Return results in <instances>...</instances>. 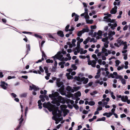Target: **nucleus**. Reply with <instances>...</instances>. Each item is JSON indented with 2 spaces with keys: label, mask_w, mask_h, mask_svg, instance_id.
Here are the masks:
<instances>
[{
  "label": "nucleus",
  "mask_w": 130,
  "mask_h": 130,
  "mask_svg": "<svg viewBox=\"0 0 130 130\" xmlns=\"http://www.w3.org/2000/svg\"><path fill=\"white\" fill-rule=\"evenodd\" d=\"M59 94L57 92H54L53 91H52V94L49 95V97L51 98L52 100L51 103L56 104L58 106L60 105V103H62V100H63L62 97L60 96H59Z\"/></svg>",
  "instance_id": "obj_1"
},
{
  "label": "nucleus",
  "mask_w": 130,
  "mask_h": 130,
  "mask_svg": "<svg viewBox=\"0 0 130 130\" xmlns=\"http://www.w3.org/2000/svg\"><path fill=\"white\" fill-rule=\"evenodd\" d=\"M43 107L47 108L50 111H53L55 110V106L52 104L50 102H44L43 104Z\"/></svg>",
  "instance_id": "obj_2"
},
{
  "label": "nucleus",
  "mask_w": 130,
  "mask_h": 130,
  "mask_svg": "<svg viewBox=\"0 0 130 130\" xmlns=\"http://www.w3.org/2000/svg\"><path fill=\"white\" fill-rule=\"evenodd\" d=\"M74 79L79 82V83L78 84H81L82 82H83V83L84 84H86L88 82L89 80L87 78H86L84 77L80 78L79 76H75Z\"/></svg>",
  "instance_id": "obj_3"
},
{
  "label": "nucleus",
  "mask_w": 130,
  "mask_h": 130,
  "mask_svg": "<svg viewBox=\"0 0 130 130\" xmlns=\"http://www.w3.org/2000/svg\"><path fill=\"white\" fill-rule=\"evenodd\" d=\"M82 59H85L86 57H80ZM88 58V64L89 65H91L93 67H95L96 66V61L98 60V57H93L95 60H90V57H87Z\"/></svg>",
  "instance_id": "obj_4"
},
{
  "label": "nucleus",
  "mask_w": 130,
  "mask_h": 130,
  "mask_svg": "<svg viewBox=\"0 0 130 130\" xmlns=\"http://www.w3.org/2000/svg\"><path fill=\"white\" fill-rule=\"evenodd\" d=\"M121 38V37H119L118 39L117 40V43H115L114 44V45L115 46L118 47H119L122 45L127 43L126 42H123V41H122L121 39H120V38Z\"/></svg>",
  "instance_id": "obj_5"
},
{
  "label": "nucleus",
  "mask_w": 130,
  "mask_h": 130,
  "mask_svg": "<svg viewBox=\"0 0 130 130\" xmlns=\"http://www.w3.org/2000/svg\"><path fill=\"white\" fill-rule=\"evenodd\" d=\"M66 53L65 51L63 52V53L60 51L58 52L57 53L55 56L52 57H63V54H64Z\"/></svg>",
  "instance_id": "obj_6"
},
{
  "label": "nucleus",
  "mask_w": 130,
  "mask_h": 130,
  "mask_svg": "<svg viewBox=\"0 0 130 130\" xmlns=\"http://www.w3.org/2000/svg\"><path fill=\"white\" fill-rule=\"evenodd\" d=\"M45 101V99L44 98L41 99V100H38V106H39V108L40 109H41L42 107L41 106L42 105V103H41V101L42 102H44Z\"/></svg>",
  "instance_id": "obj_7"
},
{
  "label": "nucleus",
  "mask_w": 130,
  "mask_h": 130,
  "mask_svg": "<svg viewBox=\"0 0 130 130\" xmlns=\"http://www.w3.org/2000/svg\"><path fill=\"white\" fill-rule=\"evenodd\" d=\"M54 58H56L57 59H58L60 61H67L68 60H70L71 59V57H54Z\"/></svg>",
  "instance_id": "obj_8"
},
{
  "label": "nucleus",
  "mask_w": 130,
  "mask_h": 130,
  "mask_svg": "<svg viewBox=\"0 0 130 130\" xmlns=\"http://www.w3.org/2000/svg\"><path fill=\"white\" fill-rule=\"evenodd\" d=\"M8 84L4 82L1 81V84L0 85L1 87L4 89H6L7 88Z\"/></svg>",
  "instance_id": "obj_9"
},
{
  "label": "nucleus",
  "mask_w": 130,
  "mask_h": 130,
  "mask_svg": "<svg viewBox=\"0 0 130 130\" xmlns=\"http://www.w3.org/2000/svg\"><path fill=\"white\" fill-rule=\"evenodd\" d=\"M107 50L104 47H103L102 49V52L104 56H107L108 55V53L107 52Z\"/></svg>",
  "instance_id": "obj_10"
},
{
  "label": "nucleus",
  "mask_w": 130,
  "mask_h": 130,
  "mask_svg": "<svg viewBox=\"0 0 130 130\" xmlns=\"http://www.w3.org/2000/svg\"><path fill=\"white\" fill-rule=\"evenodd\" d=\"M117 6H115L113 8H112L110 11V13L111 14H115L117 12Z\"/></svg>",
  "instance_id": "obj_11"
},
{
  "label": "nucleus",
  "mask_w": 130,
  "mask_h": 130,
  "mask_svg": "<svg viewBox=\"0 0 130 130\" xmlns=\"http://www.w3.org/2000/svg\"><path fill=\"white\" fill-rule=\"evenodd\" d=\"M66 90L68 91H71L72 92H74V90L72 89L71 87L69 86H68L66 88Z\"/></svg>",
  "instance_id": "obj_12"
},
{
  "label": "nucleus",
  "mask_w": 130,
  "mask_h": 130,
  "mask_svg": "<svg viewBox=\"0 0 130 130\" xmlns=\"http://www.w3.org/2000/svg\"><path fill=\"white\" fill-rule=\"evenodd\" d=\"M26 48H27V50L26 51V54L25 56L24 57H25L29 51H30V46L29 44H26Z\"/></svg>",
  "instance_id": "obj_13"
},
{
  "label": "nucleus",
  "mask_w": 130,
  "mask_h": 130,
  "mask_svg": "<svg viewBox=\"0 0 130 130\" xmlns=\"http://www.w3.org/2000/svg\"><path fill=\"white\" fill-rule=\"evenodd\" d=\"M113 75H114V77L116 78L117 77H119V78H118V79H121L122 78V77L120 75H118L117 74V73L116 72H113Z\"/></svg>",
  "instance_id": "obj_14"
},
{
  "label": "nucleus",
  "mask_w": 130,
  "mask_h": 130,
  "mask_svg": "<svg viewBox=\"0 0 130 130\" xmlns=\"http://www.w3.org/2000/svg\"><path fill=\"white\" fill-rule=\"evenodd\" d=\"M57 34L59 36L62 37H63L64 36L63 32L61 30L58 31L57 32Z\"/></svg>",
  "instance_id": "obj_15"
},
{
  "label": "nucleus",
  "mask_w": 130,
  "mask_h": 130,
  "mask_svg": "<svg viewBox=\"0 0 130 130\" xmlns=\"http://www.w3.org/2000/svg\"><path fill=\"white\" fill-rule=\"evenodd\" d=\"M112 115V114L111 112L109 113L105 112L103 114V116H106L108 118L110 117Z\"/></svg>",
  "instance_id": "obj_16"
},
{
  "label": "nucleus",
  "mask_w": 130,
  "mask_h": 130,
  "mask_svg": "<svg viewBox=\"0 0 130 130\" xmlns=\"http://www.w3.org/2000/svg\"><path fill=\"white\" fill-rule=\"evenodd\" d=\"M70 73H66V75L67 77V78L69 79H73V76L70 75Z\"/></svg>",
  "instance_id": "obj_17"
},
{
  "label": "nucleus",
  "mask_w": 130,
  "mask_h": 130,
  "mask_svg": "<svg viewBox=\"0 0 130 130\" xmlns=\"http://www.w3.org/2000/svg\"><path fill=\"white\" fill-rule=\"evenodd\" d=\"M81 95V93L79 91H78L76 93L74 94V96L76 97H77L78 96H80Z\"/></svg>",
  "instance_id": "obj_18"
},
{
  "label": "nucleus",
  "mask_w": 130,
  "mask_h": 130,
  "mask_svg": "<svg viewBox=\"0 0 130 130\" xmlns=\"http://www.w3.org/2000/svg\"><path fill=\"white\" fill-rule=\"evenodd\" d=\"M83 33H84L85 32H88L89 31V29L88 27L86 28H83L82 30Z\"/></svg>",
  "instance_id": "obj_19"
},
{
  "label": "nucleus",
  "mask_w": 130,
  "mask_h": 130,
  "mask_svg": "<svg viewBox=\"0 0 130 130\" xmlns=\"http://www.w3.org/2000/svg\"><path fill=\"white\" fill-rule=\"evenodd\" d=\"M106 118L105 117H103L102 118H99L97 119L96 121H104L105 120Z\"/></svg>",
  "instance_id": "obj_20"
},
{
  "label": "nucleus",
  "mask_w": 130,
  "mask_h": 130,
  "mask_svg": "<svg viewBox=\"0 0 130 130\" xmlns=\"http://www.w3.org/2000/svg\"><path fill=\"white\" fill-rule=\"evenodd\" d=\"M20 122L19 124L21 125L23 121V115H21L20 119H19Z\"/></svg>",
  "instance_id": "obj_21"
},
{
  "label": "nucleus",
  "mask_w": 130,
  "mask_h": 130,
  "mask_svg": "<svg viewBox=\"0 0 130 130\" xmlns=\"http://www.w3.org/2000/svg\"><path fill=\"white\" fill-rule=\"evenodd\" d=\"M39 46L40 48V49L41 51L42 50V47L43 46V45L44 43L45 42V41H42L41 42V45L40 46V41L39 42Z\"/></svg>",
  "instance_id": "obj_22"
},
{
  "label": "nucleus",
  "mask_w": 130,
  "mask_h": 130,
  "mask_svg": "<svg viewBox=\"0 0 130 130\" xmlns=\"http://www.w3.org/2000/svg\"><path fill=\"white\" fill-rule=\"evenodd\" d=\"M117 26V24L116 23H115L114 24H112V26L111 27V28L112 30H114L116 27Z\"/></svg>",
  "instance_id": "obj_23"
},
{
  "label": "nucleus",
  "mask_w": 130,
  "mask_h": 130,
  "mask_svg": "<svg viewBox=\"0 0 130 130\" xmlns=\"http://www.w3.org/2000/svg\"><path fill=\"white\" fill-rule=\"evenodd\" d=\"M110 77H111V78H115L116 79H118V78H119V77H116V78L115 77H114V75H113V74H112V73L110 74L108 76V77L109 78H110Z\"/></svg>",
  "instance_id": "obj_24"
},
{
  "label": "nucleus",
  "mask_w": 130,
  "mask_h": 130,
  "mask_svg": "<svg viewBox=\"0 0 130 130\" xmlns=\"http://www.w3.org/2000/svg\"><path fill=\"white\" fill-rule=\"evenodd\" d=\"M27 93H23L21 94L20 95V97H21V98L25 97L27 96Z\"/></svg>",
  "instance_id": "obj_25"
},
{
  "label": "nucleus",
  "mask_w": 130,
  "mask_h": 130,
  "mask_svg": "<svg viewBox=\"0 0 130 130\" xmlns=\"http://www.w3.org/2000/svg\"><path fill=\"white\" fill-rule=\"evenodd\" d=\"M108 37H106L105 38H103L102 39V41L104 42H106L108 41Z\"/></svg>",
  "instance_id": "obj_26"
},
{
  "label": "nucleus",
  "mask_w": 130,
  "mask_h": 130,
  "mask_svg": "<svg viewBox=\"0 0 130 130\" xmlns=\"http://www.w3.org/2000/svg\"><path fill=\"white\" fill-rule=\"evenodd\" d=\"M115 21V20L113 19L111 20V19L110 18H108V20H107V21L108 22H110V23H112L114 22Z\"/></svg>",
  "instance_id": "obj_27"
},
{
  "label": "nucleus",
  "mask_w": 130,
  "mask_h": 130,
  "mask_svg": "<svg viewBox=\"0 0 130 130\" xmlns=\"http://www.w3.org/2000/svg\"><path fill=\"white\" fill-rule=\"evenodd\" d=\"M83 33L82 30H80L78 32L77 35L78 36L80 37L82 36V34Z\"/></svg>",
  "instance_id": "obj_28"
},
{
  "label": "nucleus",
  "mask_w": 130,
  "mask_h": 130,
  "mask_svg": "<svg viewBox=\"0 0 130 130\" xmlns=\"http://www.w3.org/2000/svg\"><path fill=\"white\" fill-rule=\"evenodd\" d=\"M95 104V102L94 101H90L89 102L88 104L90 106H93Z\"/></svg>",
  "instance_id": "obj_29"
},
{
  "label": "nucleus",
  "mask_w": 130,
  "mask_h": 130,
  "mask_svg": "<svg viewBox=\"0 0 130 130\" xmlns=\"http://www.w3.org/2000/svg\"><path fill=\"white\" fill-rule=\"evenodd\" d=\"M97 54V56L98 57L100 56H101L102 57H105V56H104V55H103L102 52H99Z\"/></svg>",
  "instance_id": "obj_30"
},
{
  "label": "nucleus",
  "mask_w": 130,
  "mask_h": 130,
  "mask_svg": "<svg viewBox=\"0 0 130 130\" xmlns=\"http://www.w3.org/2000/svg\"><path fill=\"white\" fill-rule=\"evenodd\" d=\"M32 86L33 87V89L34 91H37V90H39V89L37 88L35 85H32Z\"/></svg>",
  "instance_id": "obj_31"
},
{
  "label": "nucleus",
  "mask_w": 130,
  "mask_h": 130,
  "mask_svg": "<svg viewBox=\"0 0 130 130\" xmlns=\"http://www.w3.org/2000/svg\"><path fill=\"white\" fill-rule=\"evenodd\" d=\"M108 39H109L110 41H111L113 39V38L112 37L113 35H111L110 34H108Z\"/></svg>",
  "instance_id": "obj_32"
},
{
  "label": "nucleus",
  "mask_w": 130,
  "mask_h": 130,
  "mask_svg": "<svg viewBox=\"0 0 130 130\" xmlns=\"http://www.w3.org/2000/svg\"><path fill=\"white\" fill-rule=\"evenodd\" d=\"M121 82L123 85H125L126 84V80L124 78H122L121 79Z\"/></svg>",
  "instance_id": "obj_33"
},
{
  "label": "nucleus",
  "mask_w": 130,
  "mask_h": 130,
  "mask_svg": "<svg viewBox=\"0 0 130 130\" xmlns=\"http://www.w3.org/2000/svg\"><path fill=\"white\" fill-rule=\"evenodd\" d=\"M71 67L74 70H75L77 68V67L74 64H73L72 65Z\"/></svg>",
  "instance_id": "obj_34"
},
{
  "label": "nucleus",
  "mask_w": 130,
  "mask_h": 130,
  "mask_svg": "<svg viewBox=\"0 0 130 130\" xmlns=\"http://www.w3.org/2000/svg\"><path fill=\"white\" fill-rule=\"evenodd\" d=\"M46 62L47 63H52L53 62V61L52 60H50V59H48L46 60Z\"/></svg>",
  "instance_id": "obj_35"
},
{
  "label": "nucleus",
  "mask_w": 130,
  "mask_h": 130,
  "mask_svg": "<svg viewBox=\"0 0 130 130\" xmlns=\"http://www.w3.org/2000/svg\"><path fill=\"white\" fill-rule=\"evenodd\" d=\"M109 43V41H107L105 42V43H104V47L107 48L108 47V44Z\"/></svg>",
  "instance_id": "obj_36"
},
{
  "label": "nucleus",
  "mask_w": 130,
  "mask_h": 130,
  "mask_svg": "<svg viewBox=\"0 0 130 130\" xmlns=\"http://www.w3.org/2000/svg\"><path fill=\"white\" fill-rule=\"evenodd\" d=\"M67 44L69 45V47L70 48H72L73 45H72V43H71L70 42H68L67 43Z\"/></svg>",
  "instance_id": "obj_37"
},
{
  "label": "nucleus",
  "mask_w": 130,
  "mask_h": 130,
  "mask_svg": "<svg viewBox=\"0 0 130 130\" xmlns=\"http://www.w3.org/2000/svg\"><path fill=\"white\" fill-rule=\"evenodd\" d=\"M90 42H93L94 43H95L96 42L97 40H95L94 38H91L90 41Z\"/></svg>",
  "instance_id": "obj_38"
},
{
  "label": "nucleus",
  "mask_w": 130,
  "mask_h": 130,
  "mask_svg": "<svg viewBox=\"0 0 130 130\" xmlns=\"http://www.w3.org/2000/svg\"><path fill=\"white\" fill-rule=\"evenodd\" d=\"M34 36L35 37L37 38H39L41 39H42V37L41 36L37 34H35L34 35Z\"/></svg>",
  "instance_id": "obj_39"
},
{
  "label": "nucleus",
  "mask_w": 130,
  "mask_h": 130,
  "mask_svg": "<svg viewBox=\"0 0 130 130\" xmlns=\"http://www.w3.org/2000/svg\"><path fill=\"white\" fill-rule=\"evenodd\" d=\"M69 25H68L66 26L65 29V31L67 32L69 31Z\"/></svg>",
  "instance_id": "obj_40"
},
{
  "label": "nucleus",
  "mask_w": 130,
  "mask_h": 130,
  "mask_svg": "<svg viewBox=\"0 0 130 130\" xmlns=\"http://www.w3.org/2000/svg\"><path fill=\"white\" fill-rule=\"evenodd\" d=\"M57 61H55V63L54 64V66H55V67H53V68L54 69H56V66H57Z\"/></svg>",
  "instance_id": "obj_41"
},
{
  "label": "nucleus",
  "mask_w": 130,
  "mask_h": 130,
  "mask_svg": "<svg viewBox=\"0 0 130 130\" xmlns=\"http://www.w3.org/2000/svg\"><path fill=\"white\" fill-rule=\"evenodd\" d=\"M78 17H79V16L78 15H75V19H74V21L75 22H76L77 21H78V20L79 19Z\"/></svg>",
  "instance_id": "obj_42"
},
{
  "label": "nucleus",
  "mask_w": 130,
  "mask_h": 130,
  "mask_svg": "<svg viewBox=\"0 0 130 130\" xmlns=\"http://www.w3.org/2000/svg\"><path fill=\"white\" fill-rule=\"evenodd\" d=\"M64 114L63 115V117H65L67 114V112H68V110L67 109H66L65 111H64Z\"/></svg>",
  "instance_id": "obj_43"
},
{
  "label": "nucleus",
  "mask_w": 130,
  "mask_h": 130,
  "mask_svg": "<svg viewBox=\"0 0 130 130\" xmlns=\"http://www.w3.org/2000/svg\"><path fill=\"white\" fill-rule=\"evenodd\" d=\"M115 31H111L110 32H109L108 33V34H110L111 35H115Z\"/></svg>",
  "instance_id": "obj_44"
},
{
  "label": "nucleus",
  "mask_w": 130,
  "mask_h": 130,
  "mask_svg": "<svg viewBox=\"0 0 130 130\" xmlns=\"http://www.w3.org/2000/svg\"><path fill=\"white\" fill-rule=\"evenodd\" d=\"M44 59L43 57H42L41 59H39L36 62V63H38L39 62H42V61H43Z\"/></svg>",
  "instance_id": "obj_45"
},
{
  "label": "nucleus",
  "mask_w": 130,
  "mask_h": 130,
  "mask_svg": "<svg viewBox=\"0 0 130 130\" xmlns=\"http://www.w3.org/2000/svg\"><path fill=\"white\" fill-rule=\"evenodd\" d=\"M102 31L100 30H99L98 31V36H101L102 35Z\"/></svg>",
  "instance_id": "obj_46"
},
{
  "label": "nucleus",
  "mask_w": 130,
  "mask_h": 130,
  "mask_svg": "<svg viewBox=\"0 0 130 130\" xmlns=\"http://www.w3.org/2000/svg\"><path fill=\"white\" fill-rule=\"evenodd\" d=\"M111 97H112L113 99H115V96L113 95V92H112L111 93Z\"/></svg>",
  "instance_id": "obj_47"
},
{
  "label": "nucleus",
  "mask_w": 130,
  "mask_h": 130,
  "mask_svg": "<svg viewBox=\"0 0 130 130\" xmlns=\"http://www.w3.org/2000/svg\"><path fill=\"white\" fill-rule=\"evenodd\" d=\"M98 32H94V33L93 34L92 36V37H96V36L97 35H98Z\"/></svg>",
  "instance_id": "obj_48"
},
{
  "label": "nucleus",
  "mask_w": 130,
  "mask_h": 130,
  "mask_svg": "<svg viewBox=\"0 0 130 130\" xmlns=\"http://www.w3.org/2000/svg\"><path fill=\"white\" fill-rule=\"evenodd\" d=\"M56 84H57V86L58 87H59L62 85V82H61L59 83H56Z\"/></svg>",
  "instance_id": "obj_49"
},
{
  "label": "nucleus",
  "mask_w": 130,
  "mask_h": 130,
  "mask_svg": "<svg viewBox=\"0 0 130 130\" xmlns=\"http://www.w3.org/2000/svg\"><path fill=\"white\" fill-rule=\"evenodd\" d=\"M89 40L87 39L83 41V43L84 44H86L88 42Z\"/></svg>",
  "instance_id": "obj_50"
},
{
  "label": "nucleus",
  "mask_w": 130,
  "mask_h": 130,
  "mask_svg": "<svg viewBox=\"0 0 130 130\" xmlns=\"http://www.w3.org/2000/svg\"><path fill=\"white\" fill-rule=\"evenodd\" d=\"M42 57H47L43 51H42Z\"/></svg>",
  "instance_id": "obj_51"
},
{
  "label": "nucleus",
  "mask_w": 130,
  "mask_h": 130,
  "mask_svg": "<svg viewBox=\"0 0 130 130\" xmlns=\"http://www.w3.org/2000/svg\"><path fill=\"white\" fill-rule=\"evenodd\" d=\"M47 35L48 36V37L49 38H51L54 39V38L53 36L51 34H47Z\"/></svg>",
  "instance_id": "obj_52"
},
{
  "label": "nucleus",
  "mask_w": 130,
  "mask_h": 130,
  "mask_svg": "<svg viewBox=\"0 0 130 130\" xmlns=\"http://www.w3.org/2000/svg\"><path fill=\"white\" fill-rule=\"evenodd\" d=\"M93 31L94 30L92 29H91L89 33V35H93Z\"/></svg>",
  "instance_id": "obj_53"
},
{
  "label": "nucleus",
  "mask_w": 130,
  "mask_h": 130,
  "mask_svg": "<svg viewBox=\"0 0 130 130\" xmlns=\"http://www.w3.org/2000/svg\"><path fill=\"white\" fill-rule=\"evenodd\" d=\"M117 65H118L121 63L120 62L119 60H117L115 61Z\"/></svg>",
  "instance_id": "obj_54"
},
{
  "label": "nucleus",
  "mask_w": 130,
  "mask_h": 130,
  "mask_svg": "<svg viewBox=\"0 0 130 130\" xmlns=\"http://www.w3.org/2000/svg\"><path fill=\"white\" fill-rule=\"evenodd\" d=\"M79 87H74L73 89L74 90V91H76L79 89Z\"/></svg>",
  "instance_id": "obj_55"
},
{
  "label": "nucleus",
  "mask_w": 130,
  "mask_h": 130,
  "mask_svg": "<svg viewBox=\"0 0 130 130\" xmlns=\"http://www.w3.org/2000/svg\"><path fill=\"white\" fill-rule=\"evenodd\" d=\"M126 115L124 114H123L120 115V117L121 118L125 117H126Z\"/></svg>",
  "instance_id": "obj_56"
},
{
  "label": "nucleus",
  "mask_w": 130,
  "mask_h": 130,
  "mask_svg": "<svg viewBox=\"0 0 130 130\" xmlns=\"http://www.w3.org/2000/svg\"><path fill=\"white\" fill-rule=\"evenodd\" d=\"M91 29H95L96 28V26L95 25H92L90 27Z\"/></svg>",
  "instance_id": "obj_57"
},
{
  "label": "nucleus",
  "mask_w": 130,
  "mask_h": 130,
  "mask_svg": "<svg viewBox=\"0 0 130 130\" xmlns=\"http://www.w3.org/2000/svg\"><path fill=\"white\" fill-rule=\"evenodd\" d=\"M128 28V26L127 25H126L123 28L124 30H126Z\"/></svg>",
  "instance_id": "obj_58"
},
{
  "label": "nucleus",
  "mask_w": 130,
  "mask_h": 130,
  "mask_svg": "<svg viewBox=\"0 0 130 130\" xmlns=\"http://www.w3.org/2000/svg\"><path fill=\"white\" fill-rule=\"evenodd\" d=\"M39 70L41 72H44V70L42 68L41 66H40L39 67Z\"/></svg>",
  "instance_id": "obj_59"
},
{
  "label": "nucleus",
  "mask_w": 130,
  "mask_h": 130,
  "mask_svg": "<svg viewBox=\"0 0 130 130\" xmlns=\"http://www.w3.org/2000/svg\"><path fill=\"white\" fill-rule=\"evenodd\" d=\"M121 100L122 101L125 102H126V101L125 100V99L124 98V96H123L122 98H121Z\"/></svg>",
  "instance_id": "obj_60"
},
{
  "label": "nucleus",
  "mask_w": 130,
  "mask_h": 130,
  "mask_svg": "<svg viewBox=\"0 0 130 130\" xmlns=\"http://www.w3.org/2000/svg\"><path fill=\"white\" fill-rule=\"evenodd\" d=\"M124 47L123 48V49L124 50H126V49L127 47V44H126H126H124Z\"/></svg>",
  "instance_id": "obj_61"
},
{
  "label": "nucleus",
  "mask_w": 130,
  "mask_h": 130,
  "mask_svg": "<svg viewBox=\"0 0 130 130\" xmlns=\"http://www.w3.org/2000/svg\"><path fill=\"white\" fill-rule=\"evenodd\" d=\"M74 29L73 27H71V29H69V31H73L74 30Z\"/></svg>",
  "instance_id": "obj_62"
},
{
  "label": "nucleus",
  "mask_w": 130,
  "mask_h": 130,
  "mask_svg": "<svg viewBox=\"0 0 130 130\" xmlns=\"http://www.w3.org/2000/svg\"><path fill=\"white\" fill-rule=\"evenodd\" d=\"M115 108H112L111 110V113H112V115L113 114H114V113H115Z\"/></svg>",
  "instance_id": "obj_63"
},
{
  "label": "nucleus",
  "mask_w": 130,
  "mask_h": 130,
  "mask_svg": "<svg viewBox=\"0 0 130 130\" xmlns=\"http://www.w3.org/2000/svg\"><path fill=\"white\" fill-rule=\"evenodd\" d=\"M123 68V67H121V66H119L117 68V70H120L122 69Z\"/></svg>",
  "instance_id": "obj_64"
}]
</instances>
